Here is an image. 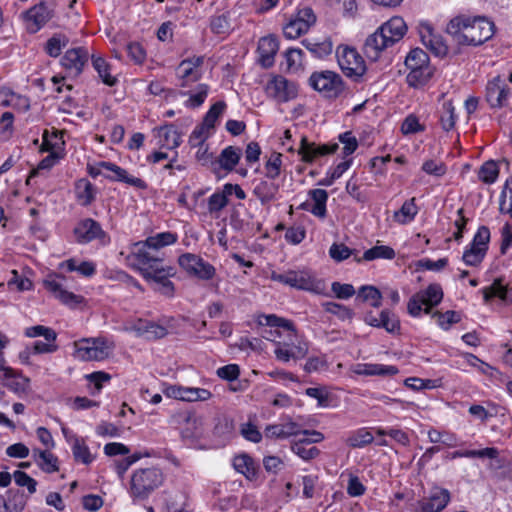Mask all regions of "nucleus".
<instances>
[{"mask_svg":"<svg viewBox=\"0 0 512 512\" xmlns=\"http://www.w3.org/2000/svg\"><path fill=\"white\" fill-rule=\"evenodd\" d=\"M322 307L325 312L335 315L342 321H351L355 314L351 308L336 302H325Z\"/></svg>","mask_w":512,"mask_h":512,"instance_id":"55","label":"nucleus"},{"mask_svg":"<svg viewBox=\"0 0 512 512\" xmlns=\"http://www.w3.org/2000/svg\"><path fill=\"white\" fill-rule=\"evenodd\" d=\"M443 299V290L439 284H430L426 289L415 293L408 301L407 310L413 317L421 315L422 311L429 314Z\"/></svg>","mask_w":512,"mask_h":512,"instance_id":"8","label":"nucleus"},{"mask_svg":"<svg viewBox=\"0 0 512 512\" xmlns=\"http://www.w3.org/2000/svg\"><path fill=\"white\" fill-rule=\"evenodd\" d=\"M23 18L30 33L38 32L51 18V12L44 2L25 11Z\"/></svg>","mask_w":512,"mask_h":512,"instance_id":"23","label":"nucleus"},{"mask_svg":"<svg viewBox=\"0 0 512 512\" xmlns=\"http://www.w3.org/2000/svg\"><path fill=\"white\" fill-rule=\"evenodd\" d=\"M203 63L204 58L202 56H193L182 60L176 69L179 86L185 88L199 81L202 77L201 67Z\"/></svg>","mask_w":512,"mask_h":512,"instance_id":"16","label":"nucleus"},{"mask_svg":"<svg viewBox=\"0 0 512 512\" xmlns=\"http://www.w3.org/2000/svg\"><path fill=\"white\" fill-rule=\"evenodd\" d=\"M159 143L167 149H175L181 144V134L172 124L158 129Z\"/></svg>","mask_w":512,"mask_h":512,"instance_id":"36","label":"nucleus"},{"mask_svg":"<svg viewBox=\"0 0 512 512\" xmlns=\"http://www.w3.org/2000/svg\"><path fill=\"white\" fill-rule=\"evenodd\" d=\"M282 155L280 153H272L265 164V174L269 179H276L281 172Z\"/></svg>","mask_w":512,"mask_h":512,"instance_id":"61","label":"nucleus"},{"mask_svg":"<svg viewBox=\"0 0 512 512\" xmlns=\"http://www.w3.org/2000/svg\"><path fill=\"white\" fill-rule=\"evenodd\" d=\"M101 166H103L106 171L112 173V175H105V177L111 181L124 182L140 190L148 188L147 183L143 179L129 175L125 169L112 162L101 161Z\"/></svg>","mask_w":512,"mask_h":512,"instance_id":"26","label":"nucleus"},{"mask_svg":"<svg viewBox=\"0 0 512 512\" xmlns=\"http://www.w3.org/2000/svg\"><path fill=\"white\" fill-rule=\"evenodd\" d=\"M279 49V43L274 36H265L259 40L258 52L260 63L263 67H271L274 63L275 55Z\"/></svg>","mask_w":512,"mask_h":512,"instance_id":"31","label":"nucleus"},{"mask_svg":"<svg viewBox=\"0 0 512 512\" xmlns=\"http://www.w3.org/2000/svg\"><path fill=\"white\" fill-rule=\"evenodd\" d=\"M129 330L134 332L137 337H141L149 341L162 339L168 334V330L165 326L146 319H137L133 321Z\"/></svg>","mask_w":512,"mask_h":512,"instance_id":"20","label":"nucleus"},{"mask_svg":"<svg viewBox=\"0 0 512 512\" xmlns=\"http://www.w3.org/2000/svg\"><path fill=\"white\" fill-rule=\"evenodd\" d=\"M338 148V143L316 144L309 142L306 137H302L298 154L303 162L312 163L319 157L334 154Z\"/></svg>","mask_w":512,"mask_h":512,"instance_id":"19","label":"nucleus"},{"mask_svg":"<svg viewBox=\"0 0 512 512\" xmlns=\"http://www.w3.org/2000/svg\"><path fill=\"white\" fill-rule=\"evenodd\" d=\"M240 156L241 150L239 148L228 146L221 151L218 162L223 169L232 171L238 164Z\"/></svg>","mask_w":512,"mask_h":512,"instance_id":"48","label":"nucleus"},{"mask_svg":"<svg viewBox=\"0 0 512 512\" xmlns=\"http://www.w3.org/2000/svg\"><path fill=\"white\" fill-rule=\"evenodd\" d=\"M274 317V318H280L279 316L275 314H262L259 315L257 318V323L260 326H268L269 329H266L262 333V337L268 341L274 342L275 347L278 346V341H283L285 337L288 336L290 330L283 324L279 323L281 326H273L268 322V318Z\"/></svg>","mask_w":512,"mask_h":512,"instance_id":"28","label":"nucleus"},{"mask_svg":"<svg viewBox=\"0 0 512 512\" xmlns=\"http://www.w3.org/2000/svg\"><path fill=\"white\" fill-rule=\"evenodd\" d=\"M33 457L42 471L54 473L59 470L58 458L53 453L47 450L35 449L33 450Z\"/></svg>","mask_w":512,"mask_h":512,"instance_id":"40","label":"nucleus"},{"mask_svg":"<svg viewBox=\"0 0 512 512\" xmlns=\"http://www.w3.org/2000/svg\"><path fill=\"white\" fill-rule=\"evenodd\" d=\"M75 194L80 205L88 206L95 199V187L89 180L79 179L75 184Z\"/></svg>","mask_w":512,"mask_h":512,"instance_id":"39","label":"nucleus"},{"mask_svg":"<svg viewBox=\"0 0 512 512\" xmlns=\"http://www.w3.org/2000/svg\"><path fill=\"white\" fill-rule=\"evenodd\" d=\"M358 296L363 301L369 302L374 308H379L382 304V293L381 291L372 285H364L358 291Z\"/></svg>","mask_w":512,"mask_h":512,"instance_id":"54","label":"nucleus"},{"mask_svg":"<svg viewBox=\"0 0 512 512\" xmlns=\"http://www.w3.org/2000/svg\"><path fill=\"white\" fill-rule=\"evenodd\" d=\"M177 240L178 235L176 233L166 231L149 236L143 242L146 243L150 248H152L156 252H159L161 248L173 245L177 242Z\"/></svg>","mask_w":512,"mask_h":512,"instance_id":"46","label":"nucleus"},{"mask_svg":"<svg viewBox=\"0 0 512 512\" xmlns=\"http://www.w3.org/2000/svg\"><path fill=\"white\" fill-rule=\"evenodd\" d=\"M163 481L164 475L157 467L137 469L131 475L128 493L134 503L144 501L162 485Z\"/></svg>","mask_w":512,"mask_h":512,"instance_id":"3","label":"nucleus"},{"mask_svg":"<svg viewBox=\"0 0 512 512\" xmlns=\"http://www.w3.org/2000/svg\"><path fill=\"white\" fill-rule=\"evenodd\" d=\"M379 29L385 34L390 46L400 41L407 32V25L401 17H392L382 24Z\"/></svg>","mask_w":512,"mask_h":512,"instance_id":"30","label":"nucleus"},{"mask_svg":"<svg viewBox=\"0 0 512 512\" xmlns=\"http://www.w3.org/2000/svg\"><path fill=\"white\" fill-rule=\"evenodd\" d=\"M64 280L65 277L61 274H50L44 280L43 284L47 291H49L64 305L69 307H76L82 304L84 302V297L66 290L63 284Z\"/></svg>","mask_w":512,"mask_h":512,"instance_id":"13","label":"nucleus"},{"mask_svg":"<svg viewBox=\"0 0 512 512\" xmlns=\"http://www.w3.org/2000/svg\"><path fill=\"white\" fill-rule=\"evenodd\" d=\"M60 269H66L69 272H78L84 277H92L96 273V264L92 261L78 262L75 258H70L59 264Z\"/></svg>","mask_w":512,"mask_h":512,"instance_id":"38","label":"nucleus"},{"mask_svg":"<svg viewBox=\"0 0 512 512\" xmlns=\"http://www.w3.org/2000/svg\"><path fill=\"white\" fill-rule=\"evenodd\" d=\"M286 68L289 71H297L302 65L303 51L299 48H289L285 51Z\"/></svg>","mask_w":512,"mask_h":512,"instance_id":"63","label":"nucleus"},{"mask_svg":"<svg viewBox=\"0 0 512 512\" xmlns=\"http://www.w3.org/2000/svg\"><path fill=\"white\" fill-rule=\"evenodd\" d=\"M72 452L75 460L81 461L84 464H89L93 460L88 446L82 439L75 438L72 446Z\"/></svg>","mask_w":512,"mask_h":512,"instance_id":"60","label":"nucleus"},{"mask_svg":"<svg viewBox=\"0 0 512 512\" xmlns=\"http://www.w3.org/2000/svg\"><path fill=\"white\" fill-rule=\"evenodd\" d=\"M309 85L329 99L339 97L345 90L342 77L329 70L313 72L309 77Z\"/></svg>","mask_w":512,"mask_h":512,"instance_id":"9","label":"nucleus"},{"mask_svg":"<svg viewBox=\"0 0 512 512\" xmlns=\"http://www.w3.org/2000/svg\"><path fill=\"white\" fill-rule=\"evenodd\" d=\"M307 31V25L295 18H292L283 28V33L288 39H296Z\"/></svg>","mask_w":512,"mask_h":512,"instance_id":"64","label":"nucleus"},{"mask_svg":"<svg viewBox=\"0 0 512 512\" xmlns=\"http://www.w3.org/2000/svg\"><path fill=\"white\" fill-rule=\"evenodd\" d=\"M450 501V493L447 489L436 487L431 490L428 497L418 502L421 512H441Z\"/></svg>","mask_w":512,"mask_h":512,"instance_id":"25","label":"nucleus"},{"mask_svg":"<svg viewBox=\"0 0 512 512\" xmlns=\"http://www.w3.org/2000/svg\"><path fill=\"white\" fill-rule=\"evenodd\" d=\"M499 455V452L494 447H487L481 450H464L454 451L448 455L450 459L456 458H490L495 459Z\"/></svg>","mask_w":512,"mask_h":512,"instance_id":"50","label":"nucleus"},{"mask_svg":"<svg viewBox=\"0 0 512 512\" xmlns=\"http://www.w3.org/2000/svg\"><path fill=\"white\" fill-rule=\"evenodd\" d=\"M69 42L70 39L66 34L61 32L54 33L50 38H48L43 49L48 56L57 58L61 55L62 50L67 47Z\"/></svg>","mask_w":512,"mask_h":512,"instance_id":"37","label":"nucleus"},{"mask_svg":"<svg viewBox=\"0 0 512 512\" xmlns=\"http://www.w3.org/2000/svg\"><path fill=\"white\" fill-rule=\"evenodd\" d=\"M481 291L486 303L496 297L503 301H507L509 299L508 290L506 286L502 284L500 279H495L490 286L484 287Z\"/></svg>","mask_w":512,"mask_h":512,"instance_id":"52","label":"nucleus"},{"mask_svg":"<svg viewBox=\"0 0 512 512\" xmlns=\"http://www.w3.org/2000/svg\"><path fill=\"white\" fill-rule=\"evenodd\" d=\"M1 380L4 386L18 395L26 393L29 389V379L14 369H6Z\"/></svg>","mask_w":512,"mask_h":512,"instance_id":"34","label":"nucleus"},{"mask_svg":"<svg viewBox=\"0 0 512 512\" xmlns=\"http://www.w3.org/2000/svg\"><path fill=\"white\" fill-rule=\"evenodd\" d=\"M499 175V168L496 162L490 160L485 162L479 169L478 177L479 179L486 183L492 184L494 183Z\"/></svg>","mask_w":512,"mask_h":512,"instance_id":"58","label":"nucleus"},{"mask_svg":"<svg viewBox=\"0 0 512 512\" xmlns=\"http://www.w3.org/2000/svg\"><path fill=\"white\" fill-rule=\"evenodd\" d=\"M301 426L293 421L269 425L265 429L267 438L287 439L292 436L301 435Z\"/></svg>","mask_w":512,"mask_h":512,"instance_id":"33","label":"nucleus"},{"mask_svg":"<svg viewBox=\"0 0 512 512\" xmlns=\"http://www.w3.org/2000/svg\"><path fill=\"white\" fill-rule=\"evenodd\" d=\"M309 196L314 204L309 211L316 217L324 218L327 213L326 203L328 200V193L324 189H313L309 191Z\"/></svg>","mask_w":512,"mask_h":512,"instance_id":"45","label":"nucleus"},{"mask_svg":"<svg viewBox=\"0 0 512 512\" xmlns=\"http://www.w3.org/2000/svg\"><path fill=\"white\" fill-rule=\"evenodd\" d=\"M405 66L409 70L406 81L410 87L424 86L431 78L433 71L429 65L428 54L420 49H412L405 59Z\"/></svg>","mask_w":512,"mask_h":512,"instance_id":"5","label":"nucleus"},{"mask_svg":"<svg viewBox=\"0 0 512 512\" xmlns=\"http://www.w3.org/2000/svg\"><path fill=\"white\" fill-rule=\"evenodd\" d=\"M396 253L393 248L386 245H376L368 250H366L363 254V259L366 261H372L375 259H393L395 258Z\"/></svg>","mask_w":512,"mask_h":512,"instance_id":"56","label":"nucleus"},{"mask_svg":"<svg viewBox=\"0 0 512 512\" xmlns=\"http://www.w3.org/2000/svg\"><path fill=\"white\" fill-rule=\"evenodd\" d=\"M446 31L460 45L478 46L495 33V25L484 16L458 15L447 24Z\"/></svg>","mask_w":512,"mask_h":512,"instance_id":"1","label":"nucleus"},{"mask_svg":"<svg viewBox=\"0 0 512 512\" xmlns=\"http://www.w3.org/2000/svg\"><path fill=\"white\" fill-rule=\"evenodd\" d=\"M339 67L353 81H360L366 72V64L356 49L339 46L336 51Z\"/></svg>","mask_w":512,"mask_h":512,"instance_id":"10","label":"nucleus"},{"mask_svg":"<svg viewBox=\"0 0 512 512\" xmlns=\"http://www.w3.org/2000/svg\"><path fill=\"white\" fill-rule=\"evenodd\" d=\"M353 372L364 376H394L399 370L394 365H384L379 363H359L355 365Z\"/></svg>","mask_w":512,"mask_h":512,"instance_id":"32","label":"nucleus"},{"mask_svg":"<svg viewBox=\"0 0 512 512\" xmlns=\"http://www.w3.org/2000/svg\"><path fill=\"white\" fill-rule=\"evenodd\" d=\"M209 92V86L207 84H198L194 91L191 92H180L181 95H189V98L185 101V106L188 108H198L206 100Z\"/></svg>","mask_w":512,"mask_h":512,"instance_id":"47","label":"nucleus"},{"mask_svg":"<svg viewBox=\"0 0 512 512\" xmlns=\"http://www.w3.org/2000/svg\"><path fill=\"white\" fill-rule=\"evenodd\" d=\"M373 440L374 437L372 433L365 428H361L351 432L346 439V443L352 448H362L372 443Z\"/></svg>","mask_w":512,"mask_h":512,"instance_id":"53","label":"nucleus"},{"mask_svg":"<svg viewBox=\"0 0 512 512\" xmlns=\"http://www.w3.org/2000/svg\"><path fill=\"white\" fill-rule=\"evenodd\" d=\"M126 259L128 264L141 275L163 263L159 252L150 248L143 241L136 242L132 245L131 251Z\"/></svg>","mask_w":512,"mask_h":512,"instance_id":"7","label":"nucleus"},{"mask_svg":"<svg viewBox=\"0 0 512 512\" xmlns=\"http://www.w3.org/2000/svg\"><path fill=\"white\" fill-rule=\"evenodd\" d=\"M233 467L249 481H254L258 477V466L248 454H240L233 458Z\"/></svg>","mask_w":512,"mask_h":512,"instance_id":"35","label":"nucleus"},{"mask_svg":"<svg viewBox=\"0 0 512 512\" xmlns=\"http://www.w3.org/2000/svg\"><path fill=\"white\" fill-rule=\"evenodd\" d=\"M178 263L189 275L201 280H210L215 275L213 265L192 253H184L179 256Z\"/></svg>","mask_w":512,"mask_h":512,"instance_id":"15","label":"nucleus"},{"mask_svg":"<svg viewBox=\"0 0 512 512\" xmlns=\"http://www.w3.org/2000/svg\"><path fill=\"white\" fill-rule=\"evenodd\" d=\"M166 396L182 401H206L211 398L212 393L204 388L182 387L170 385L165 390Z\"/></svg>","mask_w":512,"mask_h":512,"instance_id":"22","label":"nucleus"},{"mask_svg":"<svg viewBox=\"0 0 512 512\" xmlns=\"http://www.w3.org/2000/svg\"><path fill=\"white\" fill-rule=\"evenodd\" d=\"M176 275L172 266H164L163 263L154 269L146 272L142 277L151 285L152 289L161 295L172 298L175 293V286L170 280Z\"/></svg>","mask_w":512,"mask_h":512,"instance_id":"12","label":"nucleus"},{"mask_svg":"<svg viewBox=\"0 0 512 512\" xmlns=\"http://www.w3.org/2000/svg\"><path fill=\"white\" fill-rule=\"evenodd\" d=\"M391 47L388 40L378 28L373 34L369 35L364 43V54L372 61L378 60L381 52Z\"/></svg>","mask_w":512,"mask_h":512,"instance_id":"29","label":"nucleus"},{"mask_svg":"<svg viewBox=\"0 0 512 512\" xmlns=\"http://www.w3.org/2000/svg\"><path fill=\"white\" fill-rule=\"evenodd\" d=\"M226 108V103L224 101H218L213 104L204 117V121L202 126H205L206 129H213L218 118L222 115Z\"/></svg>","mask_w":512,"mask_h":512,"instance_id":"59","label":"nucleus"},{"mask_svg":"<svg viewBox=\"0 0 512 512\" xmlns=\"http://www.w3.org/2000/svg\"><path fill=\"white\" fill-rule=\"evenodd\" d=\"M439 113V122L442 129L446 132L451 131L455 127L457 119L452 101H445Z\"/></svg>","mask_w":512,"mask_h":512,"instance_id":"51","label":"nucleus"},{"mask_svg":"<svg viewBox=\"0 0 512 512\" xmlns=\"http://www.w3.org/2000/svg\"><path fill=\"white\" fill-rule=\"evenodd\" d=\"M5 512H22L26 506L27 499L19 490L10 489L7 491V498L4 500Z\"/></svg>","mask_w":512,"mask_h":512,"instance_id":"49","label":"nucleus"},{"mask_svg":"<svg viewBox=\"0 0 512 512\" xmlns=\"http://www.w3.org/2000/svg\"><path fill=\"white\" fill-rule=\"evenodd\" d=\"M270 279L298 290L322 294L325 284L308 270H288L283 273L273 271Z\"/></svg>","mask_w":512,"mask_h":512,"instance_id":"4","label":"nucleus"},{"mask_svg":"<svg viewBox=\"0 0 512 512\" xmlns=\"http://www.w3.org/2000/svg\"><path fill=\"white\" fill-rule=\"evenodd\" d=\"M413 197L406 200L398 211L394 212L393 218L399 224L405 225L412 222L418 214V207Z\"/></svg>","mask_w":512,"mask_h":512,"instance_id":"44","label":"nucleus"},{"mask_svg":"<svg viewBox=\"0 0 512 512\" xmlns=\"http://www.w3.org/2000/svg\"><path fill=\"white\" fill-rule=\"evenodd\" d=\"M273 326H281L279 323L285 325L289 330V334L283 341H278V346L275 347L274 353L276 358L282 362H289L290 360H298L304 358L308 351V342L300 336L291 320L286 318H268V322Z\"/></svg>","mask_w":512,"mask_h":512,"instance_id":"2","label":"nucleus"},{"mask_svg":"<svg viewBox=\"0 0 512 512\" xmlns=\"http://www.w3.org/2000/svg\"><path fill=\"white\" fill-rule=\"evenodd\" d=\"M428 438L431 443H442L448 447H455L457 445V438L454 434L441 432L436 429L428 431Z\"/></svg>","mask_w":512,"mask_h":512,"instance_id":"62","label":"nucleus"},{"mask_svg":"<svg viewBox=\"0 0 512 512\" xmlns=\"http://www.w3.org/2000/svg\"><path fill=\"white\" fill-rule=\"evenodd\" d=\"M306 445L308 444L304 439H299L298 441H293L291 443V450L305 461L316 458L320 453L319 449L314 446L307 448Z\"/></svg>","mask_w":512,"mask_h":512,"instance_id":"57","label":"nucleus"},{"mask_svg":"<svg viewBox=\"0 0 512 512\" xmlns=\"http://www.w3.org/2000/svg\"><path fill=\"white\" fill-rule=\"evenodd\" d=\"M511 89L497 76L487 83L485 98L491 108H502L508 104Z\"/></svg>","mask_w":512,"mask_h":512,"instance_id":"18","label":"nucleus"},{"mask_svg":"<svg viewBox=\"0 0 512 512\" xmlns=\"http://www.w3.org/2000/svg\"><path fill=\"white\" fill-rule=\"evenodd\" d=\"M278 191V184L262 180L254 187L253 194L259 199L261 204H267L276 199Z\"/></svg>","mask_w":512,"mask_h":512,"instance_id":"41","label":"nucleus"},{"mask_svg":"<svg viewBox=\"0 0 512 512\" xmlns=\"http://www.w3.org/2000/svg\"><path fill=\"white\" fill-rule=\"evenodd\" d=\"M266 93L279 103L289 102L298 95V85L281 75L274 76L266 85Z\"/></svg>","mask_w":512,"mask_h":512,"instance_id":"14","label":"nucleus"},{"mask_svg":"<svg viewBox=\"0 0 512 512\" xmlns=\"http://www.w3.org/2000/svg\"><path fill=\"white\" fill-rule=\"evenodd\" d=\"M489 241V228L480 226L471 243L464 249L462 261L467 266L479 267L487 254Z\"/></svg>","mask_w":512,"mask_h":512,"instance_id":"11","label":"nucleus"},{"mask_svg":"<svg viewBox=\"0 0 512 512\" xmlns=\"http://www.w3.org/2000/svg\"><path fill=\"white\" fill-rule=\"evenodd\" d=\"M75 357L82 361H102L109 357L113 344L103 337L84 338L74 343Z\"/></svg>","mask_w":512,"mask_h":512,"instance_id":"6","label":"nucleus"},{"mask_svg":"<svg viewBox=\"0 0 512 512\" xmlns=\"http://www.w3.org/2000/svg\"><path fill=\"white\" fill-rule=\"evenodd\" d=\"M73 232L77 242L81 244H86L93 240H100L101 243L105 244L108 238L101 225L91 218L79 221Z\"/></svg>","mask_w":512,"mask_h":512,"instance_id":"17","label":"nucleus"},{"mask_svg":"<svg viewBox=\"0 0 512 512\" xmlns=\"http://www.w3.org/2000/svg\"><path fill=\"white\" fill-rule=\"evenodd\" d=\"M420 37L423 45L436 56H444L447 54V45L440 35L434 33L430 25H423L421 27Z\"/></svg>","mask_w":512,"mask_h":512,"instance_id":"27","label":"nucleus"},{"mask_svg":"<svg viewBox=\"0 0 512 512\" xmlns=\"http://www.w3.org/2000/svg\"><path fill=\"white\" fill-rule=\"evenodd\" d=\"M92 66L97 71L98 76L102 82L107 86H114L117 83V78L111 75L110 64L101 56L92 55Z\"/></svg>","mask_w":512,"mask_h":512,"instance_id":"42","label":"nucleus"},{"mask_svg":"<svg viewBox=\"0 0 512 512\" xmlns=\"http://www.w3.org/2000/svg\"><path fill=\"white\" fill-rule=\"evenodd\" d=\"M88 58L89 53L85 48H72L64 53L60 63L70 75L78 76L82 73Z\"/></svg>","mask_w":512,"mask_h":512,"instance_id":"21","label":"nucleus"},{"mask_svg":"<svg viewBox=\"0 0 512 512\" xmlns=\"http://www.w3.org/2000/svg\"><path fill=\"white\" fill-rule=\"evenodd\" d=\"M364 322L372 327L384 328L388 333L394 334L400 331L398 317L388 309L382 310L379 317H376L372 311L366 312Z\"/></svg>","mask_w":512,"mask_h":512,"instance_id":"24","label":"nucleus"},{"mask_svg":"<svg viewBox=\"0 0 512 512\" xmlns=\"http://www.w3.org/2000/svg\"><path fill=\"white\" fill-rule=\"evenodd\" d=\"M228 203L229 199L223 187L221 190H216L207 199V211L211 216L218 218L221 211L228 205Z\"/></svg>","mask_w":512,"mask_h":512,"instance_id":"43","label":"nucleus"}]
</instances>
